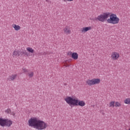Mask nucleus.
I'll return each mask as SVG.
<instances>
[{
    "label": "nucleus",
    "instance_id": "0eeeda50",
    "mask_svg": "<svg viewBox=\"0 0 130 130\" xmlns=\"http://www.w3.org/2000/svg\"><path fill=\"white\" fill-rule=\"evenodd\" d=\"M111 58L112 59H113L114 60H116L117 59H118V58H119V53L116 52H113L111 55Z\"/></svg>",
    "mask_w": 130,
    "mask_h": 130
},
{
    "label": "nucleus",
    "instance_id": "39448f33",
    "mask_svg": "<svg viewBox=\"0 0 130 130\" xmlns=\"http://www.w3.org/2000/svg\"><path fill=\"white\" fill-rule=\"evenodd\" d=\"M101 80L99 78H93L86 80V83L88 86H93V85H98L100 83Z\"/></svg>",
    "mask_w": 130,
    "mask_h": 130
},
{
    "label": "nucleus",
    "instance_id": "9d476101",
    "mask_svg": "<svg viewBox=\"0 0 130 130\" xmlns=\"http://www.w3.org/2000/svg\"><path fill=\"white\" fill-rule=\"evenodd\" d=\"M71 57L73 59H75V60L78 59V57H79V55H78V53L76 52H74L72 54Z\"/></svg>",
    "mask_w": 130,
    "mask_h": 130
},
{
    "label": "nucleus",
    "instance_id": "a211bd4d",
    "mask_svg": "<svg viewBox=\"0 0 130 130\" xmlns=\"http://www.w3.org/2000/svg\"><path fill=\"white\" fill-rule=\"evenodd\" d=\"M114 104H115V101H112L110 103V107H114Z\"/></svg>",
    "mask_w": 130,
    "mask_h": 130
},
{
    "label": "nucleus",
    "instance_id": "7ed1b4c3",
    "mask_svg": "<svg viewBox=\"0 0 130 130\" xmlns=\"http://www.w3.org/2000/svg\"><path fill=\"white\" fill-rule=\"evenodd\" d=\"M110 18L107 20L108 23L109 24H113V25H115L116 24H118L119 23V18L117 17L116 14H112L109 15Z\"/></svg>",
    "mask_w": 130,
    "mask_h": 130
},
{
    "label": "nucleus",
    "instance_id": "aec40b11",
    "mask_svg": "<svg viewBox=\"0 0 130 130\" xmlns=\"http://www.w3.org/2000/svg\"><path fill=\"white\" fill-rule=\"evenodd\" d=\"M5 112L6 113H8L9 114H11L12 112V110H11V109L8 108L6 110H5Z\"/></svg>",
    "mask_w": 130,
    "mask_h": 130
},
{
    "label": "nucleus",
    "instance_id": "412c9836",
    "mask_svg": "<svg viewBox=\"0 0 130 130\" xmlns=\"http://www.w3.org/2000/svg\"><path fill=\"white\" fill-rule=\"evenodd\" d=\"M28 72V70L26 69V68H22V71H21V74H23V73H27Z\"/></svg>",
    "mask_w": 130,
    "mask_h": 130
},
{
    "label": "nucleus",
    "instance_id": "2eb2a0df",
    "mask_svg": "<svg viewBox=\"0 0 130 130\" xmlns=\"http://www.w3.org/2000/svg\"><path fill=\"white\" fill-rule=\"evenodd\" d=\"M19 54H20V55H23V54H25L27 56H30V55L27 54V53H26V51H19Z\"/></svg>",
    "mask_w": 130,
    "mask_h": 130
},
{
    "label": "nucleus",
    "instance_id": "6ab92c4d",
    "mask_svg": "<svg viewBox=\"0 0 130 130\" xmlns=\"http://www.w3.org/2000/svg\"><path fill=\"white\" fill-rule=\"evenodd\" d=\"M115 104V107H120V106H121V104H120L118 102H116Z\"/></svg>",
    "mask_w": 130,
    "mask_h": 130
},
{
    "label": "nucleus",
    "instance_id": "f3484780",
    "mask_svg": "<svg viewBox=\"0 0 130 130\" xmlns=\"http://www.w3.org/2000/svg\"><path fill=\"white\" fill-rule=\"evenodd\" d=\"M27 75L29 78H33V76H34V73L33 72H30L28 73Z\"/></svg>",
    "mask_w": 130,
    "mask_h": 130
},
{
    "label": "nucleus",
    "instance_id": "f03ea898",
    "mask_svg": "<svg viewBox=\"0 0 130 130\" xmlns=\"http://www.w3.org/2000/svg\"><path fill=\"white\" fill-rule=\"evenodd\" d=\"M64 101L71 107H73V106H81V107H84L86 105L85 101H80L77 98L67 96L64 99Z\"/></svg>",
    "mask_w": 130,
    "mask_h": 130
},
{
    "label": "nucleus",
    "instance_id": "9b49d317",
    "mask_svg": "<svg viewBox=\"0 0 130 130\" xmlns=\"http://www.w3.org/2000/svg\"><path fill=\"white\" fill-rule=\"evenodd\" d=\"M13 28L15 30V31H19L21 29V26L16 24L12 25Z\"/></svg>",
    "mask_w": 130,
    "mask_h": 130
},
{
    "label": "nucleus",
    "instance_id": "20e7f679",
    "mask_svg": "<svg viewBox=\"0 0 130 130\" xmlns=\"http://www.w3.org/2000/svg\"><path fill=\"white\" fill-rule=\"evenodd\" d=\"M110 15V13L109 12L104 13L102 14L99 15L96 19L100 22H105V21L109 18Z\"/></svg>",
    "mask_w": 130,
    "mask_h": 130
},
{
    "label": "nucleus",
    "instance_id": "1a4fd4ad",
    "mask_svg": "<svg viewBox=\"0 0 130 130\" xmlns=\"http://www.w3.org/2000/svg\"><path fill=\"white\" fill-rule=\"evenodd\" d=\"M63 31L65 34H71L72 31L71 30V28L69 26H66L63 29Z\"/></svg>",
    "mask_w": 130,
    "mask_h": 130
},
{
    "label": "nucleus",
    "instance_id": "b1692460",
    "mask_svg": "<svg viewBox=\"0 0 130 130\" xmlns=\"http://www.w3.org/2000/svg\"><path fill=\"white\" fill-rule=\"evenodd\" d=\"M46 2H48V0H46Z\"/></svg>",
    "mask_w": 130,
    "mask_h": 130
},
{
    "label": "nucleus",
    "instance_id": "4be33fe9",
    "mask_svg": "<svg viewBox=\"0 0 130 130\" xmlns=\"http://www.w3.org/2000/svg\"><path fill=\"white\" fill-rule=\"evenodd\" d=\"M4 119L0 118V125H1V126H3V123H4Z\"/></svg>",
    "mask_w": 130,
    "mask_h": 130
},
{
    "label": "nucleus",
    "instance_id": "5701e85b",
    "mask_svg": "<svg viewBox=\"0 0 130 130\" xmlns=\"http://www.w3.org/2000/svg\"><path fill=\"white\" fill-rule=\"evenodd\" d=\"M10 114L11 115H13V116H15V115H16V113H15V112H11V113H10Z\"/></svg>",
    "mask_w": 130,
    "mask_h": 130
},
{
    "label": "nucleus",
    "instance_id": "f257e3e1",
    "mask_svg": "<svg viewBox=\"0 0 130 130\" xmlns=\"http://www.w3.org/2000/svg\"><path fill=\"white\" fill-rule=\"evenodd\" d=\"M28 125L38 130H44L47 128L48 125L47 123L36 117L31 118L28 120Z\"/></svg>",
    "mask_w": 130,
    "mask_h": 130
},
{
    "label": "nucleus",
    "instance_id": "ddd939ff",
    "mask_svg": "<svg viewBox=\"0 0 130 130\" xmlns=\"http://www.w3.org/2000/svg\"><path fill=\"white\" fill-rule=\"evenodd\" d=\"M16 77H17V75L14 74L9 76V79L10 80H11V81H14V80L15 79Z\"/></svg>",
    "mask_w": 130,
    "mask_h": 130
},
{
    "label": "nucleus",
    "instance_id": "423d86ee",
    "mask_svg": "<svg viewBox=\"0 0 130 130\" xmlns=\"http://www.w3.org/2000/svg\"><path fill=\"white\" fill-rule=\"evenodd\" d=\"M12 124H13V121L9 119H4L3 120V125H2V126L10 127Z\"/></svg>",
    "mask_w": 130,
    "mask_h": 130
},
{
    "label": "nucleus",
    "instance_id": "393cba45",
    "mask_svg": "<svg viewBox=\"0 0 130 130\" xmlns=\"http://www.w3.org/2000/svg\"><path fill=\"white\" fill-rule=\"evenodd\" d=\"M128 130H130V128Z\"/></svg>",
    "mask_w": 130,
    "mask_h": 130
},
{
    "label": "nucleus",
    "instance_id": "f8f14e48",
    "mask_svg": "<svg viewBox=\"0 0 130 130\" xmlns=\"http://www.w3.org/2000/svg\"><path fill=\"white\" fill-rule=\"evenodd\" d=\"M13 55L14 56H16V57L18 56H20V51L19 50L14 51L13 52Z\"/></svg>",
    "mask_w": 130,
    "mask_h": 130
},
{
    "label": "nucleus",
    "instance_id": "dca6fc26",
    "mask_svg": "<svg viewBox=\"0 0 130 130\" xmlns=\"http://www.w3.org/2000/svg\"><path fill=\"white\" fill-rule=\"evenodd\" d=\"M125 104H128L130 105V99L129 98H127L124 101Z\"/></svg>",
    "mask_w": 130,
    "mask_h": 130
},
{
    "label": "nucleus",
    "instance_id": "4468645a",
    "mask_svg": "<svg viewBox=\"0 0 130 130\" xmlns=\"http://www.w3.org/2000/svg\"><path fill=\"white\" fill-rule=\"evenodd\" d=\"M26 50L28 52H30V53H33L34 52V50L32 48H31V47H27V48H26Z\"/></svg>",
    "mask_w": 130,
    "mask_h": 130
},
{
    "label": "nucleus",
    "instance_id": "6e6552de",
    "mask_svg": "<svg viewBox=\"0 0 130 130\" xmlns=\"http://www.w3.org/2000/svg\"><path fill=\"white\" fill-rule=\"evenodd\" d=\"M90 30H92L91 26L84 27L81 29V33H86V32H88V31H90Z\"/></svg>",
    "mask_w": 130,
    "mask_h": 130
}]
</instances>
